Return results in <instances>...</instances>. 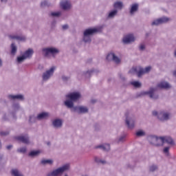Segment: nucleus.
<instances>
[{"mask_svg":"<svg viewBox=\"0 0 176 176\" xmlns=\"http://www.w3.org/2000/svg\"><path fill=\"white\" fill-rule=\"evenodd\" d=\"M125 123L128 129L133 130L135 126V117H134L131 113L126 115Z\"/></svg>","mask_w":176,"mask_h":176,"instance_id":"obj_9","label":"nucleus"},{"mask_svg":"<svg viewBox=\"0 0 176 176\" xmlns=\"http://www.w3.org/2000/svg\"><path fill=\"white\" fill-rule=\"evenodd\" d=\"M71 167L69 164H65L62 166L53 170L47 173V176H61L65 171H68Z\"/></svg>","mask_w":176,"mask_h":176,"instance_id":"obj_4","label":"nucleus"},{"mask_svg":"<svg viewBox=\"0 0 176 176\" xmlns=\"http://www.w3.org/2000/svg\"><path fill=\"white\" fill-rule=\"evenodd\" d=\"M136 137H145L146 132L142 129H139L135 132Z\"/></svg>","mask_w":176,"mask_h":176,"instance_id":"obj_31","label":"nucleus"},{"mask_svg":"<svg viewBox=\"0 0 176 176\" xmlns=\"http://www.w3.org/2000/svg\"><path fill=\"white\" fill-rule=\"evenodd\" d=\"M126 137H127V134L123 133L118 138V142H124L126 141Z\"/></svg>","mask_w":176,"mask_h":176,"instance_id":"obj_36","label":"nucleus"},{"mask_svg":"<svg viewBox=\"0 0 176 176\" xmlns=\"http://www.w3.org/2000/svg\"><path fill=\"white\" fill-rule=\"evenodd\" d=\"M113 8H115L114 10H122V9H123V2H122V1H116L113 3Z\"/></svg>","mask_w":176,"mask_h":176,"instance_id":"obj_25","label":"nucleus"},{"mask_svg":"<svg viewBox=\"0 0 176 176\" xmlns=\"http://www.w3.org/2000/svg\"><path fill=\"white\" fill-rule=\"evenodd\" d=\"M171 21V19L167 16H162L160 19L154 20L151 23V25H160L162 24H167V23Z\"/></svg>","mask_w":176,"mask_h":176,"instance_id":"obj_11","label":"nucleus"},{"mask_svg":"<svg viewBox=\"0 0 176 176\" xmlns=\"http://www.w3.org/2000/svg\"><path fill=\"white\" fill-rule=\"evenodd\" d=\"M94 160H95L96 163H98L99 164H105V163H107V162L105 160H101V159L98 158V157H95Z\"/></svg>","mask_w":176,"mask_h":176,"instance_id":"obj_38","label":"nucleus"},{"mask_svg":"<svg viewBox=\"0 0 176 176\" xmlns=\"http://www.w3.org/2000/svg\"><path fill=\"white\" fill-rule=\"evenodd\" d=\"M147 140L149 142L150 145H153V146H163V138L157 137L156 135H149L147 138Z\"/></svg>","mask_w":176,"mask_h":176,"instance_id":"obj_7","label":"nucleus"},{"mask_svg":"<svg viewBox=\"0 0 176 176\" xmlns=\"http://www.w3.org/2000/svg\"><path fill=\"white\" fill-rule=\"evenodd\" d=\"M38 120V116H35V115H31L29 117V122L30 123H36Z\"/></svg>","mask_w":176,"mask_h":176,"instance_id":"obj_34","label":"nucleus"},{"mask_svg":"<svg viewBox=\"0 0 176 176\" xmlns=\"http://www.w3.org/2000/svg\"><path fill=\"white\" fill-rule=\"evenodd\" d=\"M7 149L10 150L11 148H13V146L12 144L8 145L6 146Z\"/></svg>","mask_w":176,"mask_h":176,"instance_id":"obj_51","label":"nucleus"},{"mask_svg":"<svg viewBox=\"0 0 176 176\" xmlns=\"http://www.w3.org/2000/svg\"><path fill=\"white\" fill-rule=\"evenodd\" d=\"M150 171H151L152 173H153V171H156L157 170V165H151L149 168Z\"/></svg>","mask_w":176,"mask_h":176,"instance_id":"obj_45","label":"nucleus"},{"mask_svg":"<svg viewBox=\"0 0 176 176\" xmlns=\"http://www.w3.org/2000/svg\"><path fill=\"white\" fill-rule=\"evenodd\" d=\"M10 39H15L16 41H20L21 42L25 41L26 38L23 35H17V34H10L8 36Z\"/></svg>","mask_w":176,"mask_h":176,"instance_id":"obj_18","label":"nucleus"},{"mask_svg":"<svg viewBox=\"0 0 176 176\" xmlns=\"http://www.w3.org/2000/svg\"><path fill=\"white\" fill-rule=\"evenodd\" d=\"M71 109L72 112H77L78 113H87L89 108L86 106H74Z\"/></svg>","mask_w":176,"mask_h":176,"instance_id":"obj_12","label":"nucleus"},{"mask_svg":"<svg viewBox=\"0 0 176 176\" xmlns=\"http://www.w3.org/2000/svg\"><path fill=\"white\" fill-rule=\"evenodd\" d=\"M157 87H160V89H170L171 85L167 82H161L157 85Z\"/></svg>","mask_w":176,"mask_h":176,"instance_id":"obj_26","label":"nucleus"},{"mask_svg":"<svg viewBox=\"0 0 176 176\" xmlns=\"http://www.w3.org/2000/svg\"><path fill=\"white\" fill-rule=\"evenodd\" d=\"M63 30H68V25H63L62 26Z\"/></svg>","mask_w":176,"mask_h":176,"instance_id":"obj_49","label":"nucleus"},{"mask_svg":"<svg viewBox=\"0 0 176 176\" xmlns=\"http://www.w3.org/2000/svg\"><path fill=\"white\" fill-rule=\"evenodd\" d=\"M1 135L5 136V135H8V134H9V131H3L0 133Z\"/></svg>","mask_w":176,"mask_h":176,"instance_id":"obj_48","label":"nucleus"},{"mask_svg":"<svg viewBox=\"0 0 176 176\" xmlns=\"http://www.w3.org/2000/svg\"><path fill=\"white\" fill-rule=\"evenodd\" d=\"M93 74H96V70L91 69L88 70L87 72H82L79 74V75H82V76H85V78H89L91 75H93Z\"/></svg>","mask_w":176,"mask_h":176,"instance_id":"obj_23","label":"nucleus"},{"mask_svg":"<svg viewBox=\"0 0 176 176\" xmlns=\"http://www.w3.org/2000/svg\"><path fill=\"white\" fill-rule=\"evenodd\" d=\"M98 31H100V29L96 28H89L84 31V34H85V35H87L88 36L91 37L92 35H94V34H97Z\"/></svg>","mask_w":176,"mask_h":176,"instance_id":"obj_14","label":"nucleus"},{"mask_svg":"<svg viewBox=\"0 0 176 176\" xmlns=\"http://www.w3.org/2000/svg\"><path fill=\"white\" fill-rule=\"evenodd\" d=\"M3 65V62L2 61V58H0V68Z\"/></svg>","mask_w":176,"mask_h":176,"instance_id":"obj_50","label":"nucleus"},{"mask_svg":"<svg viewBox=\"0 0 176 176\" xmlns=\"http://www.w3.org/2000/svg\"><path fill=\"white\" fill-rule=\"evenodd\" d=\"M173 76L176 78V70L173 72Z\"/></svg>","mask_w":176,"mask_h":176,"instance_id":"obj_54","label":"nucleus"},{"mask_svg":"<svg viewBox=\"0 0 176 176\" xmlns=\"http://www.w3.org/2000/svg\"><path fill=\"white\" fill-rule=\"evenodd\" d=\"M139 5L138 3H133L131 5L129 8V14L131 16H134L135 13L138 12Z\"/></svg>","mask_w":176,"mask_h":176,"instance_id":"obj_17","label":"nucleus"},{"mask_svg":"<svg viewBox=\"0 0 176 176\" xmlns=\"http://www.w3.org/2000/svg\"><path fill=\"white\" fill-rule=\"evenodd\" d=\"M54 129H61L63 127V119L56 118L52 121Z\"/></svg>","mask_w":176,"mask_h":176,"instance_id":"obj_16","label":"nucleus"},{"mask_svg":"<svg viewBox=\"0 0 176 176\" xmlns=\"http://www.w3.org/2000/svg\"><path fill=\"white\" fill-rule=\"evenodd\" d=\"M153 116H155L160 122H168L171 119V113L167 110H161L159 111H153Z\"/></svg>","mask_w":176,"mask_h":176,"instance_id":"obj_2","label":"nucleus"},{"mask_svg":"<svg viewBox=\"0 0 176 176\" xmlns=\"http://www.w3.org/2000/svg\"><path fill=\"white\" fill-rule=\"evenodd\" d=\"M16 53H17V47L16 46V45H14V43H12L11 44V54H12V56H14V54H16Z\"/></svg>","mask_w":176,"mask_h":176,"instance_id":"obj_35","label":"nucleus"},{"mask_svg":"<svg viewBox=\"0 0 176 176\" xmlns=\"http://www.w3.org/2000/svg\"><path fill=\"white\" fill-rule=\"evenodd\" d=\"M145 49H146V45L144 43H140L139 45V50L140 52H144V50H145Z\"/></svg>","mask_w":176,"mask_h":176,"instance_id":"obj_44","label":"nucleus"},{"mask_svg":"<svg viewBox=\"0 0 176 176\" xmlns=\"http://www.w3.org/2000/svg\"><path fill=\"white\" fill-rule=\"evenodd\" d=\"M3 119L4 120H6V116H4V117L3 118Z\"/></svg>","mask_w":176,"mask_h":176,"instance_id":"obj_56","label":"nucleus"},{"mask_svg":"<svg viewBox=\"0 0 176 176\" xmlns=\"http://www.w3.org/2000/svg\"><path fill=\"white\" fill-rule=\"evenodd\" d=\"M2 148V144L0 142V148Z\"/></svg>","mask_w":176,"mask_h":176,"instance_id":"obj_58","label":"nucleus"},{"mask_svg":"<svg viewBox=\"0 0 176 176\" xmlns=\"http://www.w3.org/2000/svg\"><path fill=\"white\" fill-rule=\"evenodd\" d=\"M19 153H25L27 152V147H21L17 149Z\"/></svg>","mask_w":176,"mask_h":176,"instance_id":"obj_42","label":"nucleus"},{"mask_svg":"<svg viewBox=\"0 0 176 176\" xmlns=\"http://www.w3.org/2000/svg\"><path fill=\"white\" fill-rule=\"evenodd\" d=\"M32 54H34V50L29 48L23 53V57L27 60L28 58H31L32 57Z\"/></svg>","mask_w":176,"mask_h":176,"instance_id":"obj_21","label":"nucleus"},{"mask_svg":"<svg viewBox=\"0 0 176 176\" xmlns=\"http://www.w3.org/2000/svg\"><path fill=\"white\" fill-rule=\"evenodd\" d=\"M54 163V161L53 160H41V164L43 166H46V164H49L50 166H52Z\"/></svg>","mask_w":176,"mask_h":176,"instance_id":"obj_32","label":"nucleus"},{"mask_svg":"<svg viewBox=\"0 0 176 176\" xmlns=\"http://www.w3.org/2000/svg\"><path fill=\"white\" fill-rule=\"evenodd\" d=\"M122 79H124V77H121Z\"/></svg>","mask_w":176,"mask_h":176,"instance_id":"obj_59","label":"nucleus"},{"mask_svg":"<svg viewBox=\"0 0 176 176\" xmlns=\"http://www.w3.org/2000/svg\"><path fill=\"white\" fill-rule=\"evenodd\" d=\"M155 91H156V88L151 87L149 91H143L140 92V96H148L152 100H157L159 96L155 94Z\"/></svg>","mask_w":176,"mask_h":176,"instance_id":"obj_10","label":"nucleus"},{"mask_svg":"<svg viewBox=\"0 0 176 176\" xmlns=\"http://www.w3.org/2000/svg\"><path fill=\"white\" fill-rule=\"evenodd\" d=\"M131 85L133 86V87H141L142 84L140 81H132L131 82Z\"/></svg>","mask_w":176,"mask_h":176,"instance_id":"obj_39","label":"nucleus"},{"mask_svg":"<svg viewBox=\"0 0 176 176\" xmlns=\"http://www.w3.org/2000/svg\"><path fill=\"white\" fill-rule=\"evenodd\" d=\"M12 111L13 112H17V111H19V109H20V104H14L12 105Z\"/></svg>","mask_w":176,"mask_h":176,"instance_id":"obj_41","label":"nucleus"},{"mask_svg":"<svg viewBox=\"0 0 176 176\" xmlns=\"http://www.w3.org/2000/svg\"><path fill=\"white\" fill-rule=\"evenodd\" d=\"M42 53L44 57L47 58H50L51 57H56L58 53H60V50L54 47H48L42 49Z\"/></svg>","mask_w":176,"mask_h":176,"instance_id":"obj_3","label":"nucleus"},{"mask_svg":"<svg viewBox=\"0 0 176 176\" xmlns=\"http://www.w3.org/2000/svg\"><path fill=\"white\" fill-rule=\"evenodd\" d=\"M95 149H101L102 151L108 152V151L111 149V146L109 145V144H99L95 146Z\"/></svg>","mask_w":176,"mask_h":176,"instance_id":"obj_20","label":"nucleus"},{"mask_svg":"<svg viewBox=\"0 0 176 176\" xmlns=\"http://www.w3.org/2000/svg\"><path fill=\"white\" fill-rule=\"evenodd\" d=\"M41 8H46V6H49V2L46 0H44L41 3Z\"/></svg>","mask_w":176,"mask_h":176,"instance_id":"obj_43","label":"nucleus"},{"mask_svg":"<svg viewBox=\"0 0 176 176\" xmlns=\"http://www.w3.org/2000/svg\"><path fill=\"white\" fill-rule=\"evenodd\" d=\"M65 176H68V175L65 174Z\"/></svg>","mask_w":176,"mask_h":176,"instance_id":"obj_60","label":"nucleus"},{"mask_svg":"<svg viewBox=\"0 0 176 176\" xmlns=\"http://www.w3.org/2000/svg\"><path fill=\"white\" fill-rule=\"evenodd\" d=\"M26 60L25 57L23 55H21L20 56H18L16 58V62L18 63V64H21V63H23V61Z\"/></svg>","mask_w":176,"mask_h":176,"instance_id":"obj_37","label":"nucleus"},{"mask_svg":"<svg viewBox=\"0 0 176 176\" xmlns=\"http://www.w3.org/2000/svg\"><path fill=\"white\" fill-rule=\"evenodd\" d=\"M8 98L9 100H24V96L23 95H8Z\"/></svg>","mask_w":176,"mask_h":176,"instance_id":"obj_27","label":"nucleus"},{"mask_svg":"<svg viewBox=\"0 0 176 176\" xmlns=\"http://www.w3.org/2000/svg\"><path fill=\"white\" fill-rule=\"evenodd\" d=\"M118 10H112L107 14V19H115V16L118 14Z\"/></svg>","mask_w":176,"mask_h":176,"instance_id":"obj_28","label":"nucleus"},{"mask_svg":"<svg viewBox=\"0 0 176 176\" xmlns=\"http://www.w3.org/2000/svg\"><path fill=\"white\" fill-rule=\"evenodd\" d=\"M83 41L85 43H90L91 42V37L83 33Z\"/></svg>","mask_w":176,"mask_h":176,"instance_id":"obj_33","label":"nucleus"},{"mask_svg":"<svg viewBox=\"0 0 176 176\" xmlns=\"http://www.w3.org/2000/svg\"><path fill=\"white\" fill-rule=\"evenodd\" d=\"M163 138V144L164 142H166V144H168L169 145H174V140L170 136H166V137H162Z\"/></svg>","mask_w":176,"mask_h":176,"instance_id":"obj_24","label":"nucleus"},{"mask_svg":"<svg viewBox=\"0 0 176 176\" xmlns=\"http://www.w3.org/2000/svg\"><path fill=\"white\" fill-rule=\"evenodd\" d=\"M41 155V151L36 150V151H32L29 153L28 156L30 157H36V156H38Z\"/></svg>","mask_w":176,"mask_h":176,"instance_id":"obj_29","label":"nucleus"},{"mask_svg":"<svg viewBox=\"0 0 176 176\" xmlns=\"http://www.w3.org/2000/svg\"><path fill=\"white\" fill-rule=\"evenodd\" d=\"M69 79V76H62V80H63V82H68Z\"/></svg>","mask_w":176,"mask_h":176,"instance_id":"obj_47","label":"nucleus"},{"mask_svg":"<svg viewBox=\"0 0 176 176\" xmlns=\"http://www.w3.org/2000/svg\"><path fill=\"white\" fill-rule=\"evenodd\" d=\"M67 100L64 102L66 107L69 109H72L74 107V102L79 101L82 98V94L79 91L69 92L65 96Z\"/></svg>","mask_w":176,"mask_h":176,"instance_id":"obj_1","label":"nucleus"},{"mask_svg":"<svg viewBox=\"0 0 176 176\" xmlns=\"http://www.w3.org/2000/svg\"><path fill=\"white\" fill-rule=\"evenodd\" d=\"M174 56L176 57V50L174 52Z\"/></svg>","mask_w":176,"mask_h":176,"instance_id":"obj_57","label":"nucleus"},{"mask_svg":"<svg viewBox=\"0 0 176 176\" xmlns=\"http://www.w3.org/2000/svg\"><path fill=\"white\" fill-rule=\"evenodd\" d=\"M134 41H135V37H134V35L133 34H128L122 39L123 43H125L126 45L131 43V42H134Z\"/></svg>","mask_w":176,"mask_h":176,"instance_id":"obj_15","label":"nucleus"},{"mask_svg":"<svg viewBox=\"0 0 176 176\" xmlns=\"http://www.w3.org/2000/svg\"><path fill=\"white\" fill-rule=\"evenodd\" d=\"M49 118L48 112H42L37 115V120H43L45 119H47Z\"/></svg>","mask_w":176,"mask_h":176,"instance_id":"obj_22","label":"nucleus"},{"mask_svg":"<svg viewBox=\"0 0 176 176\" xmlns=\"http://www.w3.org/2000/svg\"><path fill=\"white\" fill-rule=\"evenodd\" d=\"M3 157V155H0V160H2Z\"/></svg>","mask_w":176,"mask_h":176,"instance_id":"obj_55","label":"nucleus"},{"mask_svg":"<svg viewBox=\"0 0 176 176\" xmlns=\"http://www.w3.org/2000/svg\"><path fill=\"white\" fill-rule=\"evenodd\" d=\"M57 67L56 66H52L48 69H46L41 76L43 82H47L53 78L54 72H56Z\"/></svg>","mask_w":176,"mask_h":176,"instance_id":"obj_6","label":"nucleus"},{"mask_svg":"<svg viewBox=\"0 0 176 176\" xmlns=\"http://www.w3.org/2000/svg\"><path fill=\"white\" fill-rule=\"evenodd\" d=\"M15 140L19 141V142H23V144H30V137L28 135H21L20 136H16L15 137Z\"/></svg>","mask_w":176,"mask_h":176,"instance_id":"obj_13","label":"nucleus"},{"mask_svg":"<svg viewBox=\"0 0 176 176\" xmlns=\"http://www.w3.org/2000/svg\"><path fill=\"white\" fill-rule=\"evenodd\" d=\"M107 60L109 61H113L116 64H120L122 61L120 53L118 52H111L108 54Z\"/></svg>","mask_w":176,"mask_h":176,"instance_id":"obj_8","label":"nucleus"},{"mask_svg":"<svg viewBox=\"0 0 176 176\" xmlns=\"http://www.w3.org/2000/svg\"><path fill=\"white\" fill-rule=\"evenodd\" d=\"M11 174L12 176H24V175H23V173H21V171L16 168L12 169L11 170Z\"/></svg>","mask_w":176,"mask_h":176,"instance_id":"obj_30","label":"nucleus"},{"mask_svg":"<svg viewBox=\"0 0 176 176\" xmlns=\"http://www.w3.org/2000/svg\"><path fill=\"white\" fill-rule=\"evenodd\" d=\"M52 27H54L56 25V21H53L52 23Z\"/></svg>","mask_w":176,"mask_h":176,"instance_id":"obj_53","label":"nucleus"},{"mask_svg":"<svg viewBox=\"0 0 176 176\" xmlns=\"http://www.w3.org/2000/svg\"><path fill=\"white\" fill-rule=\"evenodd\" d=\"M168 151H170V146H166L164 148V153L168 155Z\"/></svg>","mask_w":176,"mask_h":176,"instance_id":"obj_46","label":"nucleus"},{"mask_svg":"<svg viewBox=\"0 0 176 176\" xmlns=\"http://www.w3.org/2000/svg\"><path fill=\"white\" fill-rule=\"evenodd\" d=\"M60 6L63 10H69L71 9V3L68 0L60 2Z\"/></svg>","mask_w":176,"mask_h":176,"instance_id":"obj_19","label":"nucleus"},{"mask_svg":"<svg viewBox=\"0 0 176 176\" xmlns=\"http://www.w3.org/2000/svg\"><path fill=\"white\" fill-rule=\"evenodd\" d=\"M151 69L152 67L151 66L146 67L144 69L141 67H133L129 70V74H137L138 78H140V76H142V75L148 74Z\"/></svg>","mask_w":176,"mask_h":176,"instance_id":"obj_5","label":"nucleus"},{"mask_svg":"<svg viewBox=\"0 0 176 176\" xmlns=\"http://www.w3.org/2000/svg\"><path fill=\"white\" fill-rule=\"evenodd\" d=\"M50 16H52V17H60L61 16V12H52L50 13Z\"/></svg>","mask_w":176,"mask_h":176,"instance_id":"obj_40","label":"nucleus"},{"mask_svg":"<svg viewBox=\"0 0 176 176\" xmlns=\"http://www.w3.org/2000/svg\"><path fill=\"white\" fill-rule=\"evenodd\" d=\"M1 2H2L3 3H6V2H8V0H1Z\"/></svg>","mask_w":176,"mask_h":176,"instance_id":"obj_52","label":"nucleus"}]
</instances>
